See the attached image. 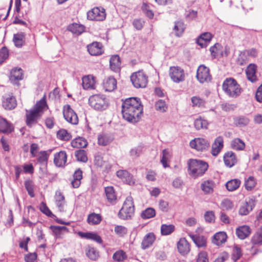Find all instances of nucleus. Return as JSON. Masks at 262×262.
<instances>
[{"label": "nucleus", "instance_id": "f257e3e1", "mask_svg": "<svg viewBox=\"0 0 262 262\" xmlns=\"http://www.w3.org/2000/svg\"><path fill=\"white\" fill-rule=\"evenodd\" d=\"M123 118L128 122H138L143 114V106L140 99L131 97L125 99L122 104Z\"/></svg>", "mask_w": 262, "mask_h": 262}, {"label": "nucleus", "instance_id": "f03ea898", "mask_svg": "<svg viewBox=\"0 0 262 262\" xmlns=\"http://www.w3.org/2000/svg\"><path fill=\"white\" fill-rule=\"evenodd\" d=\"M48 108L45 95L42 99L36 102L34 106L30 110L26 111V124L29 127H32L41 116L43 112Z\"/></svg>", "mask_w": 262, "mask_h": 262}, {"label": "nucleus", "instance_id": "7ed1b4c3", "mask_svg": "<svg viewBox=\"0 0 262 262\" xmlns=\"http://www.w3.org/2000/svg\"><path fill=\"white\" fill-rule=\"evenodd\" d=\"M188 173L193 178L203 176L208 169V164L200 160L190 159L188 161Z\"/></svg>", "mask_w": 262, "mask_h": 262}, {"label": "nucleus", "instance_id": "20e7f679", "mask_svg": "<svg viewBox=\"0 0 262 262\" xmlns=\"http://www.w3.org/2000/svg\"><path fill=\"white\" fill-rule=\"evenodd\" d=\"M222 87L224 92L232 98H236L242 93L240 85L233 78H226L223 83Z\"/></svg>", "mask_w": 262, "mask_h": 262}, {"label": "nucleus", "instance_id": "39448f33", "mask_svg": "<svg viewBox=\"0 0 262 262\" xmlns=\"http://www.w3.org/2000/svg\"><path fill=\"white\" fill-rule=\"evenodd\" d=\"M89 104L94 110L102 111L108 108L109 101L104 95L95 94L89 97Z\"/></svg>", "mask_w": 262, "mask_h": 262}, {"label": "nucleus", "instance_id": "423d86ee", "mask_svg": "<svg viewBox=\"0 0 262 262\" xmlns=\"http://www.w3.org/2000/svg\"><path fill=\"white\" fill-rule=\"evenodd\" d=\"M135 208L133 199L131 196L126 198L123 206L118 213L119 217L123 220L131 219L134 215Z\"/></svg>", "mask_w": 262, "mask_h": 262}, {"label": "nucleus", "instance_id": "0eeeda50", "mask_svg": "<svg viewBox=\"0 0 262 262\" xmlns=\"http://www.w3.org/2000/svg\"><path fill=\"white\" fill-rule=\"evenodd\" d=\"M130 80L136 88L146 87L148 81L147 76L141 71L134 73L130 76Z\"/></svg>", "mask_w": 262, "mask_h": 262}, {"label": "nucleus", "instance_id": "6e6552de", "mask_svg": "<svg viewBox=\"0 0 262 262\" xmlns=\"http://www.w3.org/2000/svg\"><path fill=\"white\" fill-rule=\"evenodd\" d=\"M190 146L198 151H204L209 148V141L203 138H196L190 141Z\"/></svg>", "mask_w": 262, "mask_h": 262}, {"label": "nucleus", "instance_id": "1a4fd4ad", "mask_svg": "<svg viewBox=\"0 0 262 262\" xmlns=\"http://www.w3.org/2000/svg\"><path fill=\"white\" fill-rule=\"evenodd\" d=\"M105 16V10L103 8L95 7L87 13L88 18L92 20L102 21Z\"/></svg>", "mask_w": 262, "mask_h": 262}, {"label": "nucleus", "instance_id": "9d476101", "mask_svg": "<svg viewBox=\"0 0 262 262\" xmlns=\"http://www.w3.org/2000/svg\"><path fill=\"white\" fill-rule=\"evenodd\" d=\"M169 74L171 80L176 83L185 80V73L183 69L179 67H171L169 69Z\"/></svg>", "mask_w": 262, "mask_h": 262}, {"label": "nucleus", "instance_id": "9b49d317", "mask_svg": "<svg viewBox=\"0 0 262 262\" xmlns=\"http://www.w3.org/2000/svg\"><path fill=\"white\" fill-rule=\"evenodd\" d=\"M196 78L200 83L209 82L211 79L209 69L203 64L200 65L197 70Z\"/></svg>", "mask_w": 262, "mask_h": 262}, {"label": "nucleus", "instance_id": "f8f14e48", "mask_svg": "<svg viewBox=\"0 0 262 262\" xmlns=\"http://www.w3.org/2000/svg\"><path fill=\"white\" fill-rule=\"evenodd\" d=\"M63 114L64 119L72 124H77L78 123V118L77 114L71 108L69 104L63 106Z\"/></svg>", "mask_w": 262, "mask_h": 262}, {"label": "nucleus", "instance_id": "ddd939ff", "mask_svg": "<svg viewBox=\"0 0 262 262\" xmlns=\"http://www.w3.org/2000/svg\"><path fill=\"white\" fill-rule=\"evenodd\" d=\"M15 97L10 93L5 95L2 98V106L6 110H12L17 106Z\"/></svg>", "mask_w": 262, "mask_h": 262}, {"label": "nucleus", "instance_id": "4468645a", "mask_svg": "<svg viewBox=\"0 0 262 262\" xmlns=\"http://www.w3.org/2000/svg\"><path fill=\"white\" fill-rule=\"evenodd\" d=\"M224 147V139L222 136L217 137L214 141L211 147V154L216 156L221 152Z\"/></svg>", "mask_w": 262, "mask_h": 262}, {"label": "nucleus", "instance_id": "2eb2a0df", "mask_svg": "<svg viewBox=\"0 0 262 262\" xmlns=\"http://www.w3.org/2000/svg\"><path fill=\"white\" fill-rule=\"evenodd\" d=\"M215 182L211 180H205L201 184V189L205 194H212L215 187Z\"/></svg>", "mask_w": 262, "mask_h": 262}, {"label": "nucleus", "instance_id": "dca6fc26", "mask_svg": "<svg viewBox=\"0 0 262 262\" xmlns=\"http://www.w3.org/2000/svg\"><path fill=\"white\" fill-rule=\"evenodd\" d=\"M89 53L93 56H98L102 54V44L98 42H94L87 47Z\"/></svg>", "mask_w": 262, "mask_h": 262}, {"label": "nucleus", "instance_id": "f3484780", "mask_svg": "<svg viewBox=\"0 0 262 262\" xmlns=\"http://www.w3.org/2000/svg\"><path fill=\"white\" fill-rule=\"evenodd\" d=\"M117 176L124 182L132 185L135 183L133 176L125 170H119L116 172Z\"/></svg>", "mask_w": 262, "mask_h": 262}, {"label": "nucleus", "instance_id": "a211bd4d", "mask_svg": "<svg viewBox=\"0 0 262 262\" xmlns=\"http://www.w3.org/2000/svg\"><path fill=\"white\" fill-rule=\"evenodd\" d=\"M225 165L229 168L233 167L237 162L235 154L231 151L226 152L224 156Z\"/></svg>", "mask_w": 262, "mask_h": 262}, {"label": "nucleus", "instance_id": "6ab92c4d", "mask_svg": "<svg viewBox=\"0 0 262 262\" xmlns=\"http://www.w3.org/2000/svg\"><path fill=\"white\" fill-rule=\"evenodd\" d=\"M82 86L84 90H93L95 89L96 81L94 76L88 75L82 79Z\"/></svg>", "mask_w": 262, "mask_h": 262}, {"label": "nucleus", "instance_id": "aec40b11", "mask_svg": "<svg viewBox=\"0 0 262 262\" xmlns=\"http://www.w3.org/2000/svg\"><path fill=\"white\" fill-rule=\"evenodd\" d=\"M156 238V235L153 232H149L146 234L141 243L142 248L146 249L150 247L154 244Z\"/></svg>", "mask_w": 262, "mask_h": 262}, {"label": "nucleus", "instance_id": "412c9836", "mask_svg": "<svg viewBox=\"0 0 262 262\" xmlns=\"http://www.w3.org/2000/svg\"><path fill=\"white\" fill-rule=\"evenodd\" d=\"M67 156L64 151H60L54 155V163L58 167L64 166L67 162Z\"/></svg>", "mask_w": 262, "mask_h": 262}, {"label": "nucleus", "instance_id": "4be33fe9", "mask_svg": "<svg viewBox=\"0 0 262 262\" xmlns=\"http://www.w3.org/2000/svg\"><path fill=\"white\" fill-rule=\"evenodd\" d=\"M55 203L60 212L64 211L65 198L60 191H56L55 195Z\"/></svg>", "mask_w": 262, "mask_h": 262}, {"label": "nucleus", "instance_id": "5701e85b", "mask_svg": "<svg viewBox=\"0 0 262 262\" xmlns=\"http://www.w3.org/2000/svg\"><path fill=\"white\" fill-rule=\"evenodd\" d=\"M103 88L105 91L112 92L117 88V81L113 77H108L103 81Z\"/></svg>", "mask_w": 262, "mask_h": 262}, {"label": "nucleus", "instance_id": "b1692460", "mask_svg": "<svg viewBox=\"0 0 262 262\" xmlns=\"http://www.w3.org/2000/svg\"><path fill=\"white\" fill-rule=\"evenodd\" d=\"M23 70L20 68H15L10 73V80L13 84H16L18 81L23 79Z\"/></svg>", "mask_w": 262, "mask_h": 262}, {"label": "nucleus", "instance_id": "393cba45", "mask_svg": "<svg viewBox=\"0 0 262 262\" xmlns=\"http://www.w3.org/2000/svg\"><path fill=\"white\" fill-rule=\"evenodd\" d=\"M212 38V35L210 33L205 32L202 34L197 39L196 42L202 48L205 47L207 43L209 42Z\"/></svg>", "mask_w": 262, "mask_h": 262}, {"label": "nucleus", "instance_id": "a878e982", "mask_svg": "<svg viewBox=\"0 0 262 262\" xmlns=\"http://www.w3.org/2000/svg\"><path fill=\"white\" fill-rule=\"evenodd\" d=\"M251 233L250 228L246 225H244L237 228L236 230V234L238 238L244 239L247 237Z\"/></svg>", "mask_w": 262, "mask_h": 262}, {"label": "nucleus", "instance_id": "bb28decb", "mask_svg": "<svg viewBox=\"0 0 262 262\" xmlns=\"http://www.w3.org/2000/svg\"><path fill=\"white\" fill-rule=\"evenodd\" d=\"M254 207L252 200H249L243 203L239 209V214L241 215H246L251 211Z\"/></svg>", "mask_w": 262, "mask_h": 262}, {"label": "nucleus", "instance_id": "cd10ccee", "mask_svg": "<svg viewBox=\"0 0 262 262\" xmlns=\"http://www.w3.org/2000/svg\"><path fill=\"white\" fill-rule=\"evenodd\" d=\"M110 68L115 72H118L121 67V61L119 56L117 55H113L110 60Z\"/></svg>", "mask_w": 262, "mask_h": 262}, {"label": "nucleus", "instance_id": "c85d7f7f", "mask_svg": "<svg viewBox=\"0 0 262 262\" xmlns=\"http://www.w3.org/2000/svg\"><path fill=\"white\" fill-rule=\"evenodd\" d=\"M178 251L182 254H185L190 250L189 245L185 238H181L177 244Z\"/></svg>", "mask_w": 262, "mask_h": 262}, {"label": "nucleus", "instance_id": "c756f323", "mask_svg": "<svg viewBox=\"0 0 262 262\" xmlns=\"http://www.w3.org/2000/svg\"><path fill=\"white\" fill-rule=\"evenodd\" d=\"M82 178V171L80 169H77L73 174V180L71 182L72 186L74 188H77L81 184Z\"/></svg>", "mask_w": 262, "mask_h": 262}, {"label": "nucleus", "instance_id": "7c9ffc66", "mask_svg": "<svg viewBox=\"0 0 262 262\" xmlns=\"http://www.w3.org/2000/svg\"><path fill=\"white\" fill-rule=\"evenodd\" d=\"M85 30V27L81 24L73 23L68 26V30L72 33L79 35Z\"/></svg>", "mask_w": 262, "mask_h": 262}, {"label": "nucleus", "instance_id": "2f4dec72", "mask_svg": "<svg viewBox=\"0 0 262 262\" xmlns=\"http://www.w3.org/2000/svg\"><path fill=\"white\" fill-rule=\"evenodd\" d=\"M227 239V235L224 232H219L213 236L212 242L213 244L219 246L225 243Z\"/></svg>", "mask_w": 262, "mask_h": 262}, {"label": "nucleus", "instance_id": "473e14b6", "mask_svg": "<svg viewBox=\"0 0 262 262\" xmlns=\"http://www.w3.org/2000/svg\"><path fill=\"white\" fill-rule=\"evenodd\" d=\"M250 122V119L245 116H239L234 118V124L239 127L247 126Z\"/></svg>", "mask_w": 262, "mask_h": 262}, {"label": "nucleus", "instance_id": "72a5a7b5", "mask_svg": "<svg viewBox=\"0 0 262 262\" xmlns=\"http://www.w3.org/2000/svg\"><path fill=\"white\" fill-rule=\"evenodd\" d=\"M13 40L16 47H21L25 42V33L20 32L14 34Z\"/></svg>", "mask_w": 262, "mask_h": 262}, {"label": "nucleus", "instance_id": "f704fd0d", "mask_svg": "<svg viewBox=\"0 0 262 262\" xmlns=\"http://www.w3.org/2000/svg\"><path fill=\"white\" fill-rule=\"evenodd\" d=\"M102 221V217L100 214L92 213L90 214L87 219L88 223L91 225L99 224Z\"/></svg>", "mask_w": 262, "mask_h": 262}, {"label": "nucleus", "instance_id": "c9c22d12", "mask_svg": "<svg viewBox=\"0 0 262 262\" xmlns=\"http://www.w3.org/2000/svg\"><path fill=\"white\" fill-rule=\"evenodd\" d=\"M12 130V126L5 119L0 117V132L8 133Z\"/></svg>", "mask_w": 262, "mask_h": 262}, {"label": "nucleus", "instance_id": "e433bc0d", "mask_svg": "<svg viewBox=\"0 0 262 262\" xmlns=\"http://www.w3.org/2000/svg\"><path fill=\"white\" fill-rule=\"evenodd\" d=\"M255 72L256 67L254 64H250L246 70L247 78L251 82H254L256 80Z\"/></svg>", "mask_w": 262, "mask_h": 262}, {"label": "nucleus", "instance_id": "4c0bfd02", "mask_svg": "<svg viewBox=\"0 0 262 262\" xmlns=\"http://www.w3.org/2000/svg\"><path fill=\"white\" fill-rule=\"evenodd\" d=\"M231 147L234 150H242L245 148V144L239 138H235L231 142Z\"/></svg>", "mask_w": 262, "mask_h": 262}, {"label": "nucleus", "instance_id": "58836bf2", "mask_svg": "<svg viewBox=\"0 0 262 262\" xmlns=\"http://www.w3.org/2000/svg\"><path fill=\"white\" fill-rule=\"evenodd\" d=\"M56 135L58 139L64 141H69L72 137L71 133H69L65 129H59L57 132Z\"/></svg>", "mask_w": 262, "mask_h": 262}, {"label": "nucleus", "instance_id": "ea45409f", "mask_svg": "<svg viewBox=\"0 0 262 262\" xmlns=\"http://www.w3.org/2000/svg\"><path fill=\"white\" fill-rule=\"evenodd\" d=\"M71 143L72 146L77 148L85 147L88 144L86 140L81 137L75 139L72 141Z\"/></svg>", "mask_w": 262, "mask_h": 262}, {"label": "nucleus", "instance_id": "a19ab883", "mask_svg": "<svg viewBox=\"0 0 262 262\" xmlns=\"http://www.w3.org/2000/svg\"><path fill=\"white\" fill-rule=\"evenodd\" d=\"M105 193L107 201L110 203H113L116 200V195L112 186H108L105 188Z\"/></svg>", "mask_w": 262, "mask_h": 262}, {"label": "nucleus", "instance_id": "79ce46f5", "mask_svg": "<svg viewBox=\"0 0 262 262\" xmlns=\"http://www.w3.org/2000/svg\"><path fill=\"white\" fill-rule=\"evenodd\" d=\"M191 238L198 247H204L206 246V239L203 236L190 235Z\"/></svg>", "mask_w": 262, "mask_h": 262}, {"label": "nucleus", "instance_id": "37998d69", "mask_svg": "<svg viewBox=\"0 0 262 262\" xmlns=\"http://www.w3.org/2000/svg\"><path fill=\"white\" fill-rule=\"evenodd\" d=\"M241 181L238 179H233L226 183V186L228 190L233 191L237 189L240 186Z\"/></svg>", "mask_w": 262, "mask_h": 262}, {"label": "nucleus", "instance_id": "c03bdc74", "mask_svg": "<svg viewBox=\"0 0 262 262\" xmlns=\"http://www.w3.org/2000/svg\"><path fill=\"white\" fill-rule=\"evenodd\" d=\"M185 29V26L183 21H178L176 22L173 28L175 35L178 37L181 36L184 32Z\"/></svg>", "mask_w": 262, "mask_h": 262}, {"label": "nucleus", "instance_id": "a18cd8bd", "mask_svg": "<svg viewBox=\"0 0 262 262\" xmlns=\"http://www.w3.org/2000/svg\"><path fill=\"white\" fill-rule=\"evenodd\" d=\"M208 123L207 120L200 117L195 120L194 125L197 130L201 129H206L207 128Z\"/></svg>", "mask_w": 262, "mask_h": 262}, {"label": "nucleus", "instance_id": "49530a36", "mask_svg": "<svg viewBox=\"0 0 262 262\" xmlns=\"http://www.w3.org/2000/svg\"><path fill=\"white\" fill-rule=\"evenodd\" d=\"M191 101L193 107H201L205 105V101L198 96H193L191 98Z\"/></svg>", "mask_w": 262, "mask_h": 262}, {"label": "nucleus", "instance_id": "de8ad7c7", "mask_svg": "<svg viewBox=\"0 0 262 262\" xmlns=\"http://www.w3.org/2000/svg\"><path fill=\"white\" fill-rule=\"evenodd\" d=\"M155 215V210L152 208H148L142 212L141 216L143 219H148L154 217Z\"/></svg>", "mask_w": 262, "mask_h": 262}, {"label": "nucleus", "instance_id": "09e8293b", "mask_svg": "<svg viewBox=\"0 0 262 262\" xmlns=\"http://www.w3.org/2000/svg\"><path fill=\"white\" fill-rule=\"evenodd\" d=\"M174 230V226L173 225L163 224L161 227V232L163 235H167L171 234Z\"/></svg>", "mask_w": 262, "mask_h": 262}, {"label": "nucleus", "instance_id": "8fccbe9b", "mask_svg": "<svg viewBox=\"0 0 262 262\" xmlns=\"http://www.w3.org/2000/svg\"><path fill=\"white\" fill-rule=\"evenodd\" d=\"M256 184V182L255 178L252 176H250L245 180V188L247 190H251L253 188L255 187Z\"/></svg>", "mask_w": 262, "mask_h": 262}, {"label": "nucleus", "instance_id": "3c124183", "mask_svg": "<svg viewBox=\"0 0 262 262\" xmlns=\"http://www.w3.org/2000/svg\"><path fill=\"white\" fill-rule=\"evenodd\" d=\"M50 152L51 151H49V153L46 151H40L38 156V162L42 165H46Z\"/></svg>", "mask_w": 262, "mask_h": 262}, {"label": "nucleus", "instance_id": "603ef678", "mask_svg": "<svg viewBox=\"0 0 262 262\" xmlns=\"http://www.w3.org/2000/svg\"><path fill=\"white\" fill-rule=\"evenodd\" d=\"M113 258L117 261H122L127 258V255L123 251L119 250L113 254Z\"/></svg>", "mask_w": 262, "mask_h": 262}, {"label": "nucleus", "instance_id": "864d4df0", "mask_svg": "<svg viewBox=\"0 0 262 262\" xmlns=\"http://www.w3.org/2000/svg\"><path fill=\"white\" fill-rule=\"evenodd\" d=\"M170 158V155L169 151L167 149H164L162 151V157L161 160V162L162 163L163 167L164 168L168 167L169 165L167 164V162Z\"/></svg>", "mask_w": 262, "mask_h": 262}, {"label": "nucleus", "instance_id": "5fc2aeb1", "mask_svg": "<svg viewBox=\"0 0 262 262\" xmlns=\"http://www.w3.org/2000/svg\"><path fill=\"white\" fill-rule=\"evenodd\" d=\"M115 233L120 237H123L127 233V229L123 226L116 225L114 228Z\"/></svg>", "mask_w": 262, "mask_h": 262}, {"label": "nucleus", "instance_id": "6e6d98bb", "mask_svg": "<svg viewBox=\"0 0 262 262\" xmlns=\"http://www.w3.org/2000/svg\"><path fill=\"white\" fill-rule=\"evenodd\" d=\"M252 242L253 244H262V227L254 235Z\"/></svg>", "mask_w": 262, "mask_h": 262}, {"label": "nucleus", "instance_id": "4d7b16f0", "mask_svg": "<svg viewBox=\"0 0 262 262\" xmlns=\"http://www.w3.org/2000/svg\"><path fill=\"white\" fill-rule=\"evenodd\" d=\"M155 108L161 112H165L167 109V106L165 101L159 99L155 104Z\"/></svg>", "mask_w": 262, "mask_h": 262}, {"label": "nucleus", "instance_id": "13d9d810", "mask_svg": "<svg viewBox=\"0 0 262 262\" xmlns=\"http://www.w3.org/2000/svg\"><path fill=\"white\" fill-rule=\"evenodd\" d=\"M75 156L79 161L86 162L88 160L86 154L85 150L80 149L75 152Z\"/></svg>", "mask_w": 262, "mask_h": 262}, {"label": "nucleus", "instance_id": "bf43d9fd", "mask_svg": "<svg viewBox=\"0 0 262 262\" xmlns=\"http://www.w3.org/2000/svg\"><path fill=\"white\" fill-rule=\"evenodd\" d=\"M86 254L92 260H96L99 256L98 252L94 248H89L86 250Z\"/></svg>", "mask_w": 262, "mask_h": 262}, {"label": "nucleus", "instance_id": "052dcab7", "mask_svg": "<svg viewBox=\"0 0 262 262\" xmlns=\"http://www.w3.org/2000/svg\"><path fill=\"white\" fill-rule=\"evenodd\" d=\"M242 255L241 248L238 245H235L232 253V259L234 261L238 260Z\"/></svg>", "mask_w": 262, "mask_h": 262}, {"label": "nucleus", "instance_id": "680f3d73", "mask_svg": "<svg viewBox=\"0 0 262 262\" xmlns=\"http://www.w3.org/2000/svg\"><path fill=\"white\" fill-rule=\"evenodd\" d=\"M221 208L223 210H228L233 207V203L229 199H224L221 203Z\"/></svg>", "mask_w": 262, "mask_h": 262}, {"label": "nucleus", "instance_id": "e2e57ef3", "mask_svg": "<svg viewBox=\"0 0 262 262\" xmlns=\"http://www.w3.org/2000/svg\"><path fill=\"white\" fill-rule=\"evenodd\" d=\"M142 10L146 16L149 18H152L154 16V13L150 9V6L146 4H143L142 6Z\"/></svg>", "mask_w": 262, "mask_h": 262}, {"label": "nucleus", "instance_id": "0e129e2a", "mask_svg": "<svg viewBox=\"0 0 262 262\" xmlns=\"http://www.w3.org/2000/svg\"><path fill=\"white\" fill-rule=\"evenodd\" d=\"M9 55L8 50L5 48L3 47L0 50V64L2 63L6 60Z\"/></svg>", "mask_w": 262, "mask_h": 262}, {"label": "nucleus", "instance_id": "69168bd1", "mask_svg": "<svg viewBox=\"0 0 262 262\" xmlns=\"http://www.w3.org/2000/svg\"><path fill=\"white\" fill-rule=\"evenodd\" d=\"M196 262H209L207 253L204 251L200 252L198 254Z\"/></svg>", "mask_w": 262, "mask_h": 262}, {"label": "nucleus", "instance_id": "338daca9", "mask_svg": "<svg viewBox=\"0 0 262 262\" xmlns=\"http://www.w3.org/2000/svg\"><path fill=\"white\" fill-rule=\"evenodd\" d=\"M98 142L99 145L105 146L108 144L109 140L105 135H101L98 137Z\"/></svg>", "mask_w": 262, "mask_h": 262}, {"label": "nucleus", "instance_id": "774afa93", "mask_svg": "<svg viewBox=\"0 0 262 262\" xmlns=\"http://www.w3.org/2000/svg\"><path fill=\"white\" fill-rule=\"evenodd\" d=\"M204 218L206 222L211 223L214 221V214L213 211H207L204 214Z\"/></svg>", "mask_w": 262, "mask_h": 262}]
</instances>
